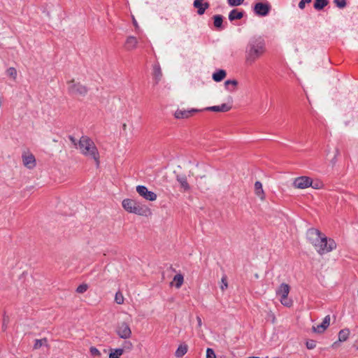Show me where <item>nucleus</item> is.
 Masks as SVG:
<instances>
[{"label": "nucleus", "mask_w": 358, "mask_h": 358, "mask_svg": "<svg viewBox=\"0 0 358 358\" xmlns=\"http://www.w3.org/2000/svg\"><path fill=\"white\" fill-rule=\"evenodd\" d=\"M309 242L315 247L317 252L322 255L336 249V243L334 239L327 238L320 231L310 229L307 232Z\"/></svg>", "instance_id": "1"}, {"label": "nucleus", "mask_w": 358, "mask_h": 358, "mask_svg": "<svg viewBox=\"0 0 358 358\" xmlns=\"http://www.w3.org/2000/svg\"><path fill=\"white\" fill-rule=\"evenodd\" d=\"M266 44L261 37H254L248 42L245 51V64L248 66H252L257 60L266 52Z\"/></svg>", "instance_id": "2"}, {"label": "nucleus", "mask_w": 358, "mask_h": 358, "mask_svg": "<svg viewBox=\"0 0 358 358\" xmlns=\"http://www.w3.org/2000/svg\"><path fill=\"white\" fill-rule=\"evenodd\" d=\"M78 149L80 153L87 158L92 159L96 166H99L100 155L99 150L94 141L87 136H83L78 141Z\"/></svg>", "instance_id": "3"}, {"label": "nucleus", "mask_w": 358, "mask_h": 358, "mask_svg": "<svg viewBox=\"0 0 358 358\" xmlns=\"http://www.w3.org/2000/svg\"><path fill=\"white\" fill-rule=\"evenodd\" d=\"M123 208L130 213L138 215L148 216L151 213L150 209L141 202L131 199H125L122 201Z\"/></svg>", "instance_id": "4"}, {"label": "nucleus", "mask_w": 358, "mask_h": 358, "mask_svg": "<svg viewBox=\"0 0 358 358\" xmlns=\"http://www.w3.org/2000/svg\"><path fill=\"white\" fill-rule=\"evenodd\" d=\"M66 83L67 90L69 94L85 96L88 92V89L85 85L73 78L68 80Z\"/></svg>", "instance_id": "5"}, {"label": "nucleus", "mask_w": 358, "mask_h": 358, "mask_svg": "<svg viewBox=\"0 0 358 358\" xmlns=\"http://www.w3.org/2000/svg\"><path fill=\"white\" fill-rule=\"evenodd\" d=\"M289 291L290 287L287 283H282L276 290V294L280 297L281 304L289 308L293 304V301L288 298Z\"/></svg>", "instance_id": "6"}, {"label": "nucleus", "mask_w": 358, "mask_h": 358, "mask_svg": "<svg viewBox=\"0 0 358 358\" xmlns=\"http://www.w3.org/2000/svg\"><path fill=\"white\" fill-rule=\"evenodd\" d=\"M116 334L118 336L123 339L131 338L132 332L128 323L122 322L117 325Z\"/></svg>", "instance_id": "7"}, {"label": "nucleus", "mask_w": 358, "mask_h": 358, "mask_svg": "<svg viewBox=\"0 0 358 358\" xmlns=\"http://www.w3.org/2000/svg\"><path fill=\"white\" fill-rule=\"evenodd\" d=\"M136 192L141 197L147 201H154L157 197V194L154 192L149 191L144 185H138L136 187Z\"/></svg>", "instance_id": "8"}, {"label": "nucleus", "mask_w": 358, "mask_h": 358, "mask_svg": "<svg viewBox=\"0 0 358 358\" xmlns=\"http://www.w3.org/2000/svg\"><path fill=\"white\" fill-rule=\"evenodd\" d=\"M312 185V178L308 176H300L296 178L293 186L297 189H306Z\"/></svg>", "instance_id": "9"}, {"label": "nucleus", "mask_w": 358, "mask_h": 358, "mask_svg": "<svg viewBox=\"0 0 358 358\" xmlns=\"http://www.w3.org/2000/svg\"><path fill=\"white\" fill-rule=\"evenodd\" d=\"M23 165L29 169H33L36 165V158L34 155L29 152H25L22 155Z\"/></svg>", "instance_id": "10"}, {"label": "nucleus", "mask_w": 358, "mask_h": 358, "mask_svg": "<svg viewBox=\"0 0 358 358\" xmlns=\"http://www.w3.org/2000/svg\"><path fill=\"white\" fill-rule=\"evenodd\" d=\"M271 6L268 3H257L254 7L255 13L259 16H266L269 13Z\"/></svg>", "instance_id": "11"}, {"label": "nucleus", "mask_w": 358, "mask_h": 358, "mask_svg": "<svg viewBox=\"0 0 358 358\" xmlns=\"http://www.w3.org/2000/svg\"><path fill=\"white\" fill-rule=\"evenodd\" d=\"M198 109H191V110H182L178 109L174 114V116L177 119H186L191 116H192L194 113L199 112Z\"/></svg>", "instance_id": "12"}, {"label": "nucleus", "mask_w": 358, "mask_h": 358, "mask_svg": "<svg viewBox=\"0 0 358 358\" xmlns=\"http://www.w3.org/2000/svg\"><path fill=\"white\" fill-rule=\"evenodd\" d=\"M330 320H331L330 316L327 315L324 318L322 322L320 324L317 325V327L313 326L312 327L313 331L315 333H317V334L323 333L329 326Z\"/></svg>", "instance_id": "13"}, {"label": "nucleus", "mask_w": 358, "mask_h": 358, "mask_svg": "<svg viewBox=\"0 0 358 358\" xmlns=\"http://www.w3.org/2000/svg\"><path fill=\"white\" fill-rule=\"evenodd\" d=\"M194 8H197V14L202 15L206 9L210 7L208 2H204V0H194L193 2Z\"/></svg>", "instance_id": "14"}, {"label": "nucleus", "mask_w": 358, "mask_h": 358, "mask_svg": "<svg viewBox=\"0 0 358 358\" xmlns=\"http://www.w3.org/2000/svg\"><path fill=\"white\" fill-rule=\"evenodd\" d=\"M138 43V42L136 37L129 36L127 38L124 46L127 50L131 51L136 48Z\"/></svg>", "instance_id": "15"}, {"label": "nucleus", "mask_w": 358, "mask_h": 358, "mask_svg": "<svg viewBox=\"0 0 358 358\" xmlns=\"http://www.w3.org/2000/svg\"><path fill=\"white\" fill-rule=\"evenodd\" d=\"M231 109V106L227 103H222L220 106H214L207 107L206 108V110L213 111V112H227Z\"/></svg>", "instance_id": "16"}, {"label": "nucleus", "mask_w": 358, "mask_h": 358, "mask_svg": "<svg viewBox=\"0 0 358 358\" xmlns=\"http://www.w3.org/2000/svg\"><path fill=\"white\" fill-rule=\"evenodd\" d=\"M176 180L180 183V187L183 189L184 191H188L190 189V186L187 182V179L185 175L177 174Z\"/></svg>", "instance_id": "17"}, {"label": "nucleus", "mask_w": 358, "mask_h": 358, "mask_svg": "<svg viewBox=\"0 0 358 358\" xmlns=\"http://www.w3.org/2000/svg\"><path fill=\"white\" fill-rule=\"evenodd\" d=\"M255 193L262 201L265 199V193L262 184L259 181H256L255 183Z\"/></svg>", "instance_id": "18"}, {"label": "nucleus", "mask_w": 358, "mask_h": 358, "mask_svg": "<svg viewBox=\"0 0 358 358\" xmlns=\"http://www.w3.org/2000/svg\"><path fill=\"white\" fill-rule=\"evenodd\" d=\"M243 11H239L237 9H233L229 12L228 17L229 21L232 22L236 20H241L243 18Z\"/></svg>", "instance_id": "19"}, {"label": "nucleus", "mask_w": 358, "mask_h": 358, "mask_svg": "<svg viewBox=\"0 0 358 358\" xmlns=\"http://www.w3.org/2000/svg\"><path fill=\"white\" fill-rule=\"evenodd\" d=\"M184 282V277L182 274L178 273L176 275L173 279V281L171 282V286H174L177 289H179Z\"/></svg>", "instance_id": "20"}, {"label": "nucleus", "mask_w": 358, "mask_h": 358, "mask_svg": "<svg viewBox=\"0 0 358 358\" xmlns=\"http://www.w3.org/2000/svg\"><path fill=\"white\" fill-rule=\"evenodd\" d=\"M213 18L214 27L218 30L223 29V16L221 15H215Z\"/></svg>", "instance_id": "21"}, {"label": "nucleus", "mask_w": 358, "mask_h": 358, "mask_svg": "<svg viewBox=\"0 0 358 358\" xmlns=\"http://www.w3.org/2000/svg\"><path fill=\"white\" fill-rule=\"evenodd\" d=\"M153 77L157 83L162 77V72L159 64H157L153 66Z\"/></svg>", "instance_id": "22"}, {"label": "nucleus", "mask_w": 358, "mask_h": 358, "mask_svg": "<svg viewBox=\"0 0 358 358\" xmlns=\"http://www.w3.org/2000/svg\"><path fill=\"white\" fill-rule=\"evenodd\" d=\"M226 71L224 70L220 69L213 74V79L215 82H220L226 77Z\"/></svg>", "instance_id": "23"}, {"label": "nucleus", "mask_w": 358, "mask_h": 358, "mask_svg": "<svg viewBox=\"0 0 358 358\" xmlns=\"http://www.w3.org/2000/svg\"><path fill=\"white\" fill-rule=\"evenodd\" d=\"M350 330L348 329H341L338 333V342H344L348 340L350 336Z\"/></svg>", "instance_id": "24"}, {"label": "nucleus", "mask_w": 358, "mask_h": 358, "mask_svg": "<svg viewBox=\"0 0 358 358\" xmlns=\"http://www.w3.org/2000/svg\"><path fill=\"white\" fill-rule=\"evenodd\" d=\"M224 85L229 91L234 92L238 85V81L236 80H227L224 82Z\"/></svg>", "instance_id": "25"}, {"label": "nucleus", "mask_w": 358, "mask_h": 358, "mask_svg": "<svg viewBox=\"0 0 358 358\" xmlns=\"http://www.w3.org/2000/svg\"><path fill=\"white\" fill-rule=\"evenodd\" d=\"M123 353V348L111 349L109 354V358H120Z\"/></svg>", "instance_id": "26"}, {"label": "nucleus", "mask_w": 358, "mask_h": 358, "mask_svg": "<svg viewBox=\"0 0 358 358\" xmlns=\"http://www.w3.org/2000/svg\"><path fill=\"white\" fill-rule=\"evenodd\" d=\"M187 352V345H180L176 351L175 355L177 357H181Z\"/></svg>", "instance_id": "27"}, {"label": "nucleus", "mask_w": 358, "mask_h": 358, "mask_svg": "<svg viewBox=\"0 0 358 358\" xmlns=\"http://www.w3.org/2000/svg\"><path fill=\"white\" fill-rule=\"evenodd\" d=\"M328 3L329 1L327 0H315L314 8L320 10L323 9Z\"/></svg>", "instance_id": "28"}, {"label": "nucleus", "mask_w": 358, "mask_h": 358, "mask_svg": "<svg viewBox=\"0 0 358 358\" xmlns=\"http://www.w3.org/2000/svg\"><path fill=\"white\" fill-rule=\"evenodd\" d=\"M42 345L48 346V339L46 338H41V339H36L35 340V343L34 345V350H38Z\"/></svg>", "instance_id": "29"}, {"label": "nucleus", "mask_w": 358, "mask_h": 358, "mask_svg": "<svg viewBox=\"0 0 358 358\" xmlns=\"http://www.w3.org/2000/svg\"><path fill=\"white\" fill-rule=\"evenodd\" d=\"M245 0H227V3L231 7L239 6L244 2Z\"/></svg>", "instance_id": "30"}, {"label": "nucleus", "mask_w": 358, "mask_h": 358, "mask_svg": "<svg viewBox=\"0 0 358 358\" xmlns=\"http://www.w3.org/2000/svg\"><path fill=\"white\" fill-rule=\"evenodd\" d=\"M7 75L12 78L13 80H15L17 78V71L14 67H10L6 71Z\"/></svg>", "instance_id": "31"}, {"label": "nucleus", "mask_w": 358, "mask_h": 358, "mask_svg": "<svg viewBox=\"0 0 358 358\" xmlns=\"http://www.w3.org/2000/svg\"><path fill=\"white\" fill-rule=\"evenodd\" d=\"M9 321H10L9 317L4 314L3 317L2 327H1L3 331H6Z\"/></svg>", "instance_id": "32"}, {"label": "nucleus", "mask_w": 358, "mask_h": 358, "mask_svg": "<svg viewBox=\"0 0 358 358\" xmlns=\"http://www.w3.org/2000/svg\"><path fill=\"white\" fill-rule=\"evenodd\" d=\"M115 301L117 304H122L124 303V296L120 292H117L115 294Z\"/></svg>", "instance_id": "33"}, {"label": "nucleus", "mask_w": 358, "mask_h": 358, "mask_svg": "<svg viewBox=\"0 0 358 358\" xmlns=\"http://www.w3.org/2000/svg\"><path fill=\"white\" fill-rule=\"evenodd\" d=\"M222 285L220 286V289L222 291H224L228 287V282H227V275H223L221 279Z\"/></svg>", "instance_id": "34"}, {"label": "nucleus", "mask_w": 358, "mask_h": 358, "mask_svg": "<svg viewBox=\"0 0 358 358\" xmlns=\"http://www.w3.org/2000/svg\"><path fill=\"white\" fill-rule=\"evenodd\" d=\"M88 289V285L87 284H82V285H80L77 289H76V292L78 293H80V294H82V293H84Z\"/></svg>", "instance_id": "35"}, {"label": "nucleus", "mask_w": 358, "mask_h": 358, "mask_svg": "<svg viewBox=\"0 0 358 358\" xmlns=\"http://www.w3.org/2000/svg\"><path fill=\"white\" fill-rule=\"evenodd\" d=\"M306 345L308 350H313L316 347V341L314 340H308L306 341Z\"/></svg>", "instance_id": "36"}, {"label": "nucleus", "mask_w": 358, "mask_h": 358, "mask_svg": "<svg viewBox=\"0 0 358 358\" xmlns=\"http://www.w3.org/2000/svg\"><path fill=\"white\" fill-rule=\"evenodd\" d=\"M90 354L94 356V357H100L101 356V352L100 351L95 347H91L90 348Z\"/></svg>", "instance_id": "37"}, {"label": "nucleus", "mask_w": 358, "mask_h": 358, "mask_svg": "<svg viewBox=\"0 0 358 358\" xmlns=\"http://www.w3.org/2000/svg\"><path fill=\"white\" fill-rule=\"evenodd\" d=\"M334 2L339 8H343L346 6L345 0H334Z\"/></svg>", "instance_id": "38"}, {"label": "nucleus", "mask_w": 358, "mask_h": 358, "mask_svg": "<svg viewBox=\"0 0 358 358\" xmlns=\"http://www.w3.org/2000/svg\"><path fill=\"white\" fill-rule=\"evenodd\" d=\"M206 358H216L215 352L211 348H208L206 350Z\"/></svg>", "instance_id": "39"}, {"label": "nucleus", "mask_w": 358, "mask_h": 358, "mask_svg": "<svg viewBox=\"0 0 358 358\" xmlns=\"http://www.w3.org/2000/svg\"><path fill=\"white\" fill-rule=\"evenodd\" d=\"M322 186H323V184L322 182L317 181L315 182H313V180H312V185H310V187H312L314 189H317L322 188Z\"/></svg>", "instance_id": "40"}, {"label": "nucleus", "mask_w": 358, "mask_h": 358, "mask_svg": "<svg viewBox=\"0 0 358 358\" xmlns=\"http://www.w3.org/2000/svg\"><path fill=\"white\" fill-rule=\"evenodd\" d=\"M312 0H301L299 3V7L301 9H303L306 3H309Z\"/></svg>", "instance_id": "41"}, {"label": "nucleus", "mask_w": 358, "mask_h": 358, "mask_svg": "<svg viewBox=\"0 0 358 358\" xmlns=\"http://www.w3.org/2000/svg\"><path fill=\"white\" fill-rule=\"evenodd\" d=\"M69 140L71 141V142L76 147V148L78 149V141H77V140L72 136H69Z\"/></svg>", "instance_id": "42"}, {"label": "nucleus", "mask_w": 358, "mask_h": 358, "mask_svg": "<svg viewBox=\"0 0 358 358\" xmlns=\"http://www.w3.org/2000/svg\"><path fill=\"white\" fill-rule=\"evenodd\" d=\"M124 346L125 348L131 350L133 347V345L130 341H125L124 343Z\"/></svg>", "instance_id": "43"}, {"label": "nucleus", "mask_w": 358, "mask_h": 358, "mask_svg": "<svg viewBox=\"0 0 358 358\" xmlns=\"http://www.w3.org/2000/svg\"><path fill=\"white\" fill-rule=\"evenodd\" d=\"M338 153H339V150L338 149H336V150L335 155H334V158L331 160V163H332L333 165H334L336 164V157L338 156Z\"/></svg>", "instance_id": "44"}, {"label": "nucleus", "mask_w": 358, "mask_h": 358, "mask_svg": "<svg viewBox=\"0 0 358 358\" xmlns=\"http://www.w3.org/2000/svg\"><path fill=\"white\" fill-rule=\"evenodd\" d=\"M196 320H197V322H198V327L200 328L202 326V320H201V318L199 317V316H197L196 317Z\"/></svg>", "instance_id": "45"}, {"label": "nucleus", "mask_w": 358, "mask_h": 358, "mask_svg": "<svg viewBox=\"0 0 358 358\" xmlns=\"http://www.w3.org/2000/svg\"><path fill=\"white\" fill-rule=\"evenodd\" d=\"M353 347L358 350V340L355 341V343L353 345Z\"/></svg>", "instance_id": "46"}, {"label": "nucleus", "mask_w": 358, "mask_h": 358, "mask_svg": "<svg viewBox=\"0 0 358 358\" xmlns=\"http://www.w3.org/2000/svg\"><path fill=\"white\" fill-rule=\"evenodd\" d=\"M122 130H123V131H126V130H127V124H126V123H124V124H122Z\"/></svg>", "instance_id": "47"}, {"label": "nucleus", "mask_w": 358, "mask_h": 358, "mask_svg": "<svg viewBox=\"0 0 358 358\" xmlns=\"http://www.w3.org/2000/svg\"><path fill=\"white\" fill-rule=\"evenodd\" d=\"M338 341H336V342H334L333 344H332V348H336L338 346Z\"/></svg>", "instance_id": "48"}, {"label": "nucleus", "mask_w": 358, "mask_h": 358, "mask_svg": "<svg viewBox=\"0 0 358 358\" xmlns=\"http://www.w3.org/2000/svg\"><path fill=\"white\" fill-rule=\"evenodd\" d=\"M134 25H135L136 27H137V26H138V25H137V23H136V21L135 20V19H134Z\"/></svg>", "instance_id": "49"}, {"label": "nucleus", "mask_w": 358, "mask_h": 358, "mask_svg": "<svg viewBox=\"0 0 358 358\" xmlns=\"http://www.w3.org/2000/svg\"><path fill=\"white\" fill-rule=\"evenodd\" d=\"M275 317L274 316H273V323L275 322Z\"/></svg>", "instance_id": "50"}, {"label": "nucleus", "mask_w": 358, "mask_h": 358, "mask_svg": "<svg viewBox=\"0 0 358 358\" xmlns=\"http://www.w3.org/2000/svg\"><path fill=\"white\" fill-rule=\"evenodd\" d=\"M255 278H259L258 274H255Z\"/></svg>", "instance_id": "51"}, {"label": "nucleus", "mask_w": 358, "mask_h": 358, "mask_svg": "<svg viewBox=\"0 0 358 358\" xmlns=\"http://www.w3.org/2000/svg\"><path fill=\"white\" fill-rule=\"evenodd\" d=\"M273 358H279V357H273Z\"/></svg>", "instance_id": "52"}]
</instances>
